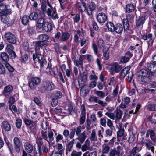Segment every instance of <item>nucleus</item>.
Segmentation results:
<instances>
[{
    "instance_id": "18",
    "label": "nucleus",
    "mask_w": 156,
    "mask_h": 156,
    "mask_svg": "<svg viewBox=\"0 0 156 156\" xmlns=\"http://www.w3.org/2000/svg\"><path fill=\"white\" fill-rule=\"evenodd\" d=\"M45 45H46L39 41H36L34 46L36 52H38L40 50V48H42L43 46Z\"/></svg>"
},
{
    "instance_id": "45",
    "label": "nucleus",
    "mask_w": 156,
    "mask_h": 156,
    "mask_svg": "<svg viewBox=\"0 0 156 156\" xmlns=\"http://www.w3.org/2000/svg\"><path fill=\"white\" fill-rule=\"evenodd\" d=\"M42 150L43 152L48 153L49 152L50 149L47 144H44L42 146Z\"/></svg>"
},
{
    "instance_id": "39",
    "label": "nucleus",
    "mask_w": 156,
    "mask_h": 156,
    "mask_svg": "<svg viewBox=\"0 0 156 156\" xmlns=\"http://www.w3.org/2000/svg\"><path fill=\"white\" fill-rule=\"evenodd\" d=\"M97 46L99 49L104 48V42L102 38H100L98 40Z\"/></svg>"
},
{
    "instance_id": "61",
    "label": "nucleus",
    "mask_w": 156,
    "mask_h": 156,
    "mask_svg": "<svg viewBox=\"0 0 156 156\" xmlns=\"http://www.w3.org/2000/svg\"><path fill=\"white\" fill-rule=\"evenodd\" d=\"M38 53L36 52L35 53H34L33 55V59L34 61H35L36 59L37 58L38 59V57H39V55H41L42 53L41 51L40 52H38Z\"/></svg>"
},
{
    "instance_id": "13",
    "label": "nucleus",
    "mask_w": 156,
    "mask_h": 156,
    "mask_svg": "<svg viewBox=\"0 0 156 156\" xmlns=\"http://www.w3.org/2000/svg\"><path fill=\"white\" fill-rule=\"evenodd\" d=\"M97 20L99 23H104L107 21V17L104 13H100L97 16Z\"/></svg>"
},
{
    "instance_id": "24",
    "label": "nucleus",
    "mask_w": 156,
    "mask_h": 156,
    "mask_svg": "<svg viewBox=\"0 0 156 156\" xmlns=\"http://www.w3.org/2000/svg\"><path fill=\"white\" fill-rule=\"evenodd\" d=\"M74 62V64L77 66H82L83 64V61L82 57L80 56L78 58L75 59Z\"/></svg>"
},
{
    "instance_id": "40",
    "label": "nucleus",
    "mask_w": 156,
    "mask_h": 156,
    "mask_svg": "<svg viewBox=\"0 0 156 156\" xmlns=\"http://www.w3.org/2000/svg\"><path fill=\"white\" fill-rule=\"evenodd\" d=\"M85 133L84 132L82 133L81 134L78 136L77 139L80 141L81 143H83L85 140L86 138Z\"/></svg>"
},
{
    "instance_id": "62",
    "label": "nucleus",
    "mask_w": 156,
    "mask_h": 156,
    "mask_svg": "<svg viewBox=\"0 0 156 156\" xmlns=\"http://www.w3.org/2000/svg\"><path fill=\"white\" fill-rule=\"evenodd\" d=\"M58 99H55V98H53L51 102V105L53 107L56 106L58 104Z\"/></svg>"
},
{
    "instance_id": "27",
    "label": "nucleus",
    "mask_w": 156,
    "mask_h": 156,
    "mask_svg": "<svg viewBox=\"0 0 156 156\" xmlns=\"http://www.w3.org/2000/svg\"><path fill=\"white\" fill-rule=\"evenodd\" d=\"M41 138L44 140L47 141L49 144H50V141H48V136L47 131L45 130H42L41 131Z\"/></svg>"
},
{
    "instance_id": "57",
    "label": "nucleus",
    "mask_w": 156,
    "mask_h": 156,
    "mask_svg": "<svg viewBox=\"0 0 156 156\" xmlns=\"http://www.w3.org/2000/svg\"><path fill=\"white\" fill-rule=\"evenodd\" d=\"M22 45L25 50H27L28 49L29 44L27 40L24 41L23 42Z\"/></svg>"
},
{
    "instance_id": "48",
    "label": "nucleus",
    "mask_w": 156,
    "mask_h": 156,
    "mask_svg": "<svg viewBox=\"0 0 156 156\" xmlns=\"http://www.w3.org/2000/svg\"><path fill=\"white\" fill-rule=\"evenodd\" d=\"M22 124V120L20 118L17 119L16 122V125L18 129L21 128Z\"/></svg>"
},
{
    "instance_id": "63",
    "label": "nucleus",
    "mask_w": 156,
    "mask_h": 156,
    "mask_svg": "<svg viewBox=\"0 0 156 156\" xmlns=\"http://www.w3.org/2000/svg\"><path fill=\"white\" fill-rule=\"evenodd\" d=\"M135 138V135L134 134L132 133L130 135L129 139V143H132L133 142Z\"/></svg>"
},
{
    "instance_id": "58",
    "label": "nucleus",
    "mask_w": 156,
    "mask_h": 156,
    "mask_svg": "<svg viewBox=\"0 0 156 156\" xmlns=\"http://www.w3.org/2000/svg\"><path fill=\"white\" fill-rule=\"evenodd\" d=\"M106 117H105L104 118H101L100 119V124L104 127L106 126Z\"/></svg>"
},
{
    "instance_id": "14",
    "label": "nucleus",
    "mask_w": 156,
    "mask_h": 156,
    "mask_svg": "<svg viewBox=\"0 0 156 156\" xmlns=\"http://www.w3.org/2000/svg\"><path fill=\"white\" fill-rule=\"evenodd\" d=\"M13 90V87L11 85H9L5 87L3 90V94L5 97L9 96Z\"/></svg>"
},
{
    "instance_id": "36",
    "label": "nucleus",
    "mask_w": 156,
    "mask_h": 156,
    "mask_svg": "<svg viewBox=\"0 0 156 156\" xmlns=\"http://www.w3.org/2000/svg\"><path fill=\"white\" fill-rule=\"evenodd\" d=\"M24 121L26 125L29 126L30 127H34L35 126V123L33 121L30 120H29L27 119H25Z\"/></svg>"
},
{
    "instance_id": "2",
    "label": "nucleus",
    "mask_w": 156,
    "mask_h": 156,
    "mask_svg": "<svg viewBox=\"0 0 156 156\" xmlns=\"http://www.w3.org/2000/svg\"><path fill=\"white\" fill-rule=\"evenodd\" d=\"M36 26L38 28H42L43 30L47 32H50L52 29L51 23L48 21H45L42 17L38 19Z\"/></svg>"
},
{
    "instance_id": "33",
    "label": "nucleus",
    "mask_w": 156,
    "mask_h": 156,
    "mask_svg": "<svg viewBox=\"0 0 156 156\" xmlns=\"http://www.w3.org/2000/svg\"><path fill=\"white\" fill-rule=\"evenodd\" d=\"M29 16H24L22 18L21 22L22 24L24 25H27L29 22Z\"/></svg>"
},
{
    "instance_id": "23",
    "label": "nucleus",
    "mask_w": 156,
    "mask_h": 156,
    "mask_svg": "<svg viewBox=\"0 0 156 156\" xmlns=\"http://www.w3.org/2000/svg\"><path fill=\"white\" fill-rule=\"evenodd\" d=\"M123 30V27L120 23L116 24L115 26L114 31L118 34L122 33Z\"/></svg>"
},
{
    "instance_id": "4",
    "label": "nucleus",
    "mask_w": 156,
    "mask_h": 156,
    "mask_svg": "<svg viewBox=\"0 0 156 156\" xmlns=\"http://www.w3.org/2000/svg\"><path fill=\"white\" fill-rule=\"evenodd\" d=\"M41 80L38 77H32L30 81L28 82V86L31 89L35 90H36L37 86L40 83Z\"/></svg>"
},
{
    "instance_id": "11",
    "label": "nucleus",
    "mask_w": 156,
    "mask_h": 156,
    "mask_svg": "<svg viewBox=\"0 0 156 156\" xmlns=\"http://www.w3.org/2000/svg\"><path fill=\"white\" fill-rule=\"evenodd\" d=\"M146 16L145 15H141L139 16L138 19L136 20V26L137 27H142L144 23Z\"/></svg>"
},
{
    "instance_id": "25",
    "label": "nucleus",
    "mask_w": 156,
    "mask_h": 156,
    "mask_svg": "<svg viewBox=\"0 0 156 156\" xmlns=\"http://www.w3.org/2000/svg\"><path fill=\"white\" fill-rule=\"evenodd\" d=\"M148 70L151 73L156 72V65L152 63H148L147 64Z\"/></svg>"
},
{
    "instance_id": "31",
    "label": "nucleus",
    "mask_w": 156,
    "mask_h": 156,
    "mask_svg": "<svg viewBox=\"0 0 156 156\" xmlns=\"http://www.w3.org/2000/svg\"><path fill=\"white\" fill-rule=\"evenodd\" d=\"M88 92V87L87 86H83L81 89L80 94L83 97L87 96Z\"/></svg>"
},
{
    "instance_id": "3",
    "label": "nucleus",
    "mask_w": 156,
    "mask_h": 156,
    "mask_svg": "<svg viewBox=\"0 0 156 156\" xmlns=\"http://www.w3.org/2000/svg\"><path fill=\"white\" fill-rule=\"evenodd\" d=\"M55 88V85L51 81L48 80H43L39 89L41 93H44L47 91H51Z\"/></svg>"
},
{
    "instance_id": "16",
    "label": "nucleus",
    "mask_w": 156,
    "mask_h": 156,
    "mask_svg": "<svg viewBox=\"0 0 156 156\" xmlns=\"http://www.w3.org/2000/svg\"><path fill=\"white\" fill-rule=\"evenodd\" d=\"M130 69V66H127L123 69L120 72V78H124L129 73Z\"/></svg>"
},
{
    "instance_id": "52",
    "label": "nucleus",
    "mask_w": 156,
    "mask_h": 156,
    "mask_svg": "<svg viewBox=\"0 0 156 156\" xmlns=\"http://www.w3.org/2000/svg\"><path fill=\"white\" fill-rule=\"evenodd\" d=\"M82 154L81 151L77 152L73 150L71 154V156H81Z\"/></svg>"
},
{
    "instance_id": "55",
    "label": "nucleus",
    "mask_w": 156,
    "mask_h": 156,
    "mask_svg": "<svg viewBox=\"0 0 156 156\" xmlns=\"http://www.w3.org/2000/svg\"><path fill=\"white\" fill-rule=\"evenodd\" d=\"M27 34L29 35H32L34 33V28L31 27H29L27 28Z\"/></svg>"
},
{
    "instance_id": "64",
    "label": "nucleus",
    "mask_w": 156,
    "mask_h": 156,
    "mask_svg": "<svg viewBox=\"0 0 156 156\" xmlns=\"http://www.w3.org/2000/svg\"><path fill=\"white\" fill-rule=\"evenodd\" d=\"M105 114L112 119H114L115 116L114 114L112 113L107 112Z\"/></svg>"
},
{
    "instance_id": "21",
    "label": "nucleus",
    "mask_w": 156,
    "mask_h": 156,
    "mask_svg": "<svg viewBox=\"0 0 156 156\" xmlns=\"http://www.w3.org/2000/svg\"><path fill=\"white\" fill-rule=\"evenodd\" d=\"M3 128L6 131H9L11 130V126L10 124L7 121H4L2 122Z\"/></svg>"
},
{
    "instance_id": "34",
    "label": "nucleus",
    "mask_w": 156,
    "mask_h": 156,
    "mask_svg": "<svg viewBox=\"0 0 156 156\" xmlns=\"http://www.w3.org/2000/svg\"><path fill=\"white\" fill-rule=\"evenodd\" d=\"M88 8L90 9V12L88 11V15H89L92 14V11L94 10L96 8V5L94 2H91L89 4Z\"/></svg>"
},
{
    "instance_id": "50",
    "label": "nucleus",
    "mask_w": 156,
    "mask_h": 156,
    "mask_svg": "<svg viewBox=\"0 0 156 156\" xmlns=\"http://www.w3.org/2000/svg\"><path fill=\"white\" fill-rule=\"evenodd\" d=\"M129 59V58L126 56H123L121 57L120 61L122 63H125L128 62Z\"/></svg>"
},
{
    "instance_id": "7",
    "label": "nucleus",
    "mask_w": 156,
    "mask_h": 156,
    "mask_svg": "<svg viewBox=\"0 0 156 156\" xmlns=\"http://www.w3.org/2000/svg\"><path fill=\"white\" fill-rule=\"evenodd\" d=\"M47 14L53 20L57 19L58 18L56 11L54 10L53 8H48Z\"/></svg>"
},
{
    "instance_id": "1",
    "label": "nucleus",
    "mask_w": 156,
    "mask_h": 156,
    "mask_svg": "<svg viewBox=\"0 0 156 156\" xmlns=\"http://www.w3.org/2000/svg\"><path fill=\"white\" fill-rule=\"evenodd\" d=\"M137 76L141 77V81L144 83L149 82L152 76V73L146 69H143L140 70L136 74Z\"/></svg>"
},
{
    "instance_id": "19",
    "label": "nucleus",
    "mask_w": 156,
    "mask_h": 156,
    "mask_svg": "<svg viewBox=\"0 0 156 156\" xmlns=\"http://www.w3.org/2000/svg\"><path fill=\"white\" fill-rule=\"evenodd\" d=\"M25 150L28 153H31L33 150V146L29 142H26L24 144Z\"/></svg>"
},
{
    "instance_id": "9",
    "label": "nucleus",
    "mask_w": 156,
    "mask_h": 156,
    "mask_svg": "<svg viewBox=\"0 0 156 156\" xmlns=\"http://www.w3.org/2000/svg\"><path fill=\"white\" fill-rule=\"evenodd\" d=\"M14 47L11 44H9L7 45L6 50L11 57L13 58H15L16 56V54L14 51Z\"/></svg>"
},
{
    "instance_id": "26",
    "label": "nucleus",
    "mask_w": 156,
    "mask_h": 156,
    "mask_svg": "<svg viewBox=\"0 0 156 156\" xmlns=\"http://www.w3.org/2000/svg\"><path fill=\"white\" fill-rule=\"evenodd\" d=\"M6 15H3L2 16H0L1 17V20L3 23H5L10 24L11 23L9 16H6Z\"/></svg>"
},
{
    "instance_id": "41",
    "label": "nucleus",
    "mask_w": 156,
    "mask_h": 156,
    "mask_svg": "<svg viewBox=\"0 0 156 156\" xmlns=\"http://www.w3.org/2000/svg\"><path fill=\"white\" fill-rule=\"evenodd\" d=\"M74 141V139H73L72 141L69 142L68 143V144L67 145L66 150L67 151H69L70 152L71 151V149L73 145Z\"/></svg>"
},
{
    "instance_id": "6",
    "label": "nucleus",
    "mask_w": 156,
    "mask_h": 156,
    "mask_svg": "<svg viewBox=\"0 0 156 156\" xmlns=\"http://www.w3.org/2000/svg\"><path fill=\"white\" fill-rule=\"evenodd\" d=\"M0 16L11 14L12 10L10 6L4 4L0 7Z\"/></svg>"
},
{
    "instance_id": "56",
    "label": "nucleus",
    "mask_w": 156,
    "mask_h": 156,
    "mask_svg": "<svg viewBox=\"0 0 156 156\" xmlns=\"http://www.w3.org/2000/svg\"><path fill=\"white\" fill-rule=\"evenodd\" d=\"M28 57L27 54H24L21 55V59L22 62H25L27 60Z\"/></svg>"
},
{
    "instance_id": "51",
    "label": "nucleus",
    "mask_w": 156,
    "mask_h": 156,
    "mask_svg": "<svg viewBox=\"0 0 156 156\" xmlns=\"http://www.w3.org/2000/svg\"><path fill=\"white\" fill-rule=\"evenodd\" d=\"M147 108L148 110L151 111L156 110V104L149 105L147 106Z\"/></svg>"
},
{
    "instance_id": "53",
    "label": "nucleus",
    "mask_w": 156,
    "mask_h": 156,
    "mask_svg": "<svg viewBox=\"0 0 156 156\" xmlns=\"http://www.w3.org/2000/svg\"><path fill=\"white\" fill-rule=\"evenodd\" d=\"M22 5L23 0H16V5L18 8H21Z\"/></svg>"
},
{
    "instance_id": "30",
    "label": "nucleus",
    "mask_w": 156,
    "mask_h": 156,
    "mask_svg": "<svg viewBox=\"0 0 156 156\" xmlns=\"http://www.w3.org/2000/svg\"><path fill=\"white\" fill-rule=\"evenodd\" d=\"M114 113L115 114V118L117 119H120L122 118V112L121 110L117 108L115 111Z\"/></svg>"
},
{
    "instance_id": "49",
    "label": "nucleus",
    "mask_w": 156,
    "mask_h": 156,
    "mask_svg": "<svg viewBox=\"0 0 156 156\" xmlns=\"http://www.w3.org/2000/svg\"><path fill=\"white\" fill-rule=\"evenodd\" d=\"M95 94L101 98H103L105 96V93L101 91H96Z\"/></svg>"
},
{
    "instance_id": "32",
    "label": "nucleus",
    "mask_w": 156,
    "mask_h": 156,
    "mask_svg": "<svg viewBox=\"0 0 156 156\" xmlns=\"http://www.w3.org/2000/svg\"><path fill=\"white\" fill-rule=\"evenodd\" d=\"M108 47H105L103 49V56L105 60H108L109 58V53L108 52Z\"/></svg>"
},
{
    "instance_id": "20",
    "label": "nucleus",
    "mask_w": 156,
    "mask_h": 156,
    "mask_svg": "<svg viewBox=\"0 0 156 156\" xmlns=\"http://www.w3.org/2000/svg\"><path fill=\"white\" fill-rule=\"evenodd\" d=\"M135 7L133 4H127L126 7V11L128 13H131L134 12Z\"/></svg>"
},
{
    "instance_id": "17",
    "label": "nucleus",
    "mask_w": 156,
    "mask_h": 156,
    "mask_svg": "<svg viewBox=\"0 0 156 156\" xmlns=\"http://www.w3.org/2000/svg\"><path fill=\"white\" fill-rule=\"evenodd\" d=\"M122 69V66L116 63L113 64L111 68V70L113 72H119Z\"/></svg>"
},
{
    "instance_id": "35",
    "label": "nucleus",
    "mask_w": 156,
    "mask_h": 156,
    "mask_svg": "<svg viewBox=\"0 0 156 156\" xmlns=\"http://www.w3.org/2000/svg\"><path fill=\"white\" fill-rule=\"evenodd\" d=\"M123 27L125 30H128L129 29L130 26L129 23L127 19H123Z\"/></svg>"
},
{
    "instance_id": "12",
    "label": "nucleus",
    "mask_w": 156,
    "mask_h": 156,
    "mask_svg": "<svg viewBox=\"0 0 156 156\" xmlns=\"http://www.w3.org/2000/svg\"><path fill=\"white\" fill-rule=\"evenodd\" d=\"M49 38L47 34H42L38 36L37 39L40 40V41L41 42L45 45H47L48 43V40L49 39Z\"/></svg>"
},
{
    "instance_id": "46",
    "label": "nucleus",
    "mask_w": 156,
    "mask_h": 156,
    "mask_svg": "<svg viewBox=\"0 0 156 156\" xmlns=\"http://www.w3.org/2000/svg\"><path fill=\"white\" fill-rule=\"evenodd\" d=\"M104 145H105L102 150V152L103 153H107L110 150V147L107 145V144L105 143Z\"/></svg>"
},
{
    "instance_id": "54",
    "label": "nucleus",
    "mask_w": 156,
    "mask_h": 156,
    "mask_svg": "<svg viewBox=\"0 0 156 156\" xmlns=\"http://www.w3.org/2000/svg\"><path fill=\"white\" fill-rule=\"evenodd\" d=\"M85 120V114H81V117L80 119L79 123L80 124H83Z\"/></svg>"
},
{
    "instance_id": "29",
    "label": "nucleus",
    "mask_w": 156,
    "mask_h": 156,
    "mask_svg": "<svg viewBox=\"0 0 156 156\" xmlns=\"http://www.w3.org/2000/svg\"><path fill=\"white\" fill-rule=\"evenodd\" d=\"M38 14L36 12L31 13L29 16V19L31 20L36 21L38 18Z\"/></svg>"
},
{
    "instance_id": "5",
    "label": "nucleus",
    "mask_w": 156,
    "mask_h": 156,
    "mask_svg": "<svg viewBox=\"0 0 156 156\" xmlns=\"http://www.w3.org/2000/svg\"><path fill=\"white\" fill-rule=\"evenodd\" d=\"M46 49H43V52L41 55H39L38 57V62L40 65V68L41 69L43 68L46 65L47 60L44 57L45 54V51Z\"/></svg>"
},
{
    "instance_id": "15",
    "label": "nucleus",
    "mask_w": 156,
    "mask_h": 156,
    "mask_svg": "<svg viewBox=\"0 0 156 156\" xmlns=\"http://www.w3.org/2000/svg\"><path fill=\"white\" fill-rule=\"evenodd\" d=\"M150 136L151 139L154 142L156 141V134L154 131L149 129L147 130L146 134V137H148Z\"/></svg>"
},
{
    "instance_id": "60",
    "label": "nucleus",
    "mask_w": 156,
    "mask_h": 156,
    "mask_svg": "<svg viewBox=\"0 0 156 156\" xmlns=\"http://www.w3.org/2000/svg\"><path fill=\"white\" fill-rule=\"evenodd\" d=\"M5 73V69L4 66L0 65V74H4Z\"/></svg>"
},
{
    "instance_id": "42",
    "label": "nucleus",
    "mask_w": 156,
    "mask_h": 156,
    "mask_svg": "<svg viewBox=\"0 0 156 156\" xmlns=\"http://www.w3.org/2000/svg\"><path fill=\"white\" fill-rule=\"evenodd\" d=\"M53 96L55 98L58 99L61 98L62 96V93L60 91H56L54 92L53 94Z\"/></svg>"
},
{
    "instance_id": "38",
    "label": "nucleus",
    "mask_w": 156,
    "mask_h": 156,
    "mask_svg": "<svg viewBox=\"0 0 156 156\" xmlns=\"http://www.w3.org/2000/svg\"><path fill=\"white\" fill-rule=\"evenodd\" d=\"M145 144L146 147L147 148L148 150H150L151 149L153 153H154V148L153 146L151 145L153 144L151 142H150L149 143L146 142L145 143Z\"/></svg>"
},
{
    "instance_id": "37",
    "label": "nucleus",
    "mask_w": 156,
    "mask_h": 156,
    "mask_svg": "<svg viewBox=\"0 0 156 156\" xmlns=\"http://www.w3.org/2000/svg\"><path fill=\"white\" fill-rule=\"evenodd\" d=\"M107 27L108 28L109 30L111 32L114 31L115 26L111 22H108L106 24Z\"/></svg>"
},
{
    "instance_id": "59",
    "label": "nucleus",
    "mask_w": 156,
    "mask_h": 156,
    "mask_svg": "<svg viewBox=\"0 0 156 156\" xmlns=\"http://www.w3.org/2000/svg\"><path fill=\"white\" fill-rule=\"evenodd\" d=\"M90 139L91 141H95L97 139L96 138V133L94 130L92 131L91 133V136L90 137Z\"/></svg>"
},
{
    "instance_id": "10",
    "label": "nucleus",
    "mask_w": 156,
    "mask_h": 156,
    "mask_svg": "<svg viewBox=\"0 0 156 156\" xmlns=\"http://www.w3.org/2000/svg\"><path fill=\"white\" fill-rule=\"evenodd\" d=\"M13 142L15 150L17 152H19L20 151L21 145L20 140L18 138L15 137L13 139Z\"/></svg>"
},
{
    "instance_id": "43",
    "label": "nucleus",
    "mask_w": 156,
    "mask_h": 156,
    "mask_svg": "<svg viewBox=\"0 0 156 156\" xmlns=\"http://www.w3.org/2000/svg\"><path fill=\"white\" fill-rule=\"evenodd\" d=\"M48 136L49 140H48V141H50V144L51 142L53 141L54 140V137H53L54 133L53 132L51 131H49L48 134Z\"/></svg>"
},
{
    "instance_id": "22",
    "label": "nucleus",
    "mask_w": 156,
    "mask_h": 156,
    "mask_svg": "<svg viewBox=\"0 0 156 156\" xmlns=\"http://www.w3.org/2000/svg\"><path fill=\"white\" fill-rule=\"evenodd\" d=\"M70 34L69 32H63L61 37V42H64L68 40L69 38Z\"/></svg>"
},
{
    "instance_id": "47",
    "label": "nucleus",
    "mask_w": 156,
    "mask_h": 156,
    "mask_svg": "<svg viewBox=\"0 0 156 156\" xmlns=\"http://www.w3.org/2000/svg\"><path fill=\"white\" fill-rule=\"evenodd\" d=\"M87 72H83L81 75V81L83 82L84 83L87 80Z\"/></svg>"
},
{
    "instance_id": "44",
    "label": "nucleus",
    "mask_w": 156,
    "mask_h": 156,
    "mask_svg": "<svg viewBox=\"0 0 156 156\" xmlns=\"http://www.w3.org/2000/svg\"><path fill=\"white\" fill-rule=\"evenodd\" d=\"M5 65L6 67L9 72H13L15 70L14 68L10 65L8 63L6 62L5 64Z\"/></svg>"
},
{
    "instance_id": "28",
    "label": "nucleus",
    "mask_w": 156,
    "mask_h": 156,
    "mask_svg": "<svg viewBox=\"0 0 156 156\" xmlns=\"http://www.w3.org/2000/svg\"><path fill=\"white\" fill-rule=\"evenodd\" d=\"M0 57L2 60L6 62H7L9 60V55L5 52L1 53Z\"/></svg>"
},
{
    "instance_id": "8",
    "label": "nucleus",
    "mask_w": 156,
    "mask_h": 156,
    "mask_svg": "<svg viewBox=\"0 0 156 156\" xmlns=\"http://www.w3.org/2000/svg\"><path fill=\"white\" fill-rule=\"evenodd\" d=\"M5 38L8 42L10 43L15 44L16 42V36L10 32L5 34Z\"/></svg>"
}]
</instances>
